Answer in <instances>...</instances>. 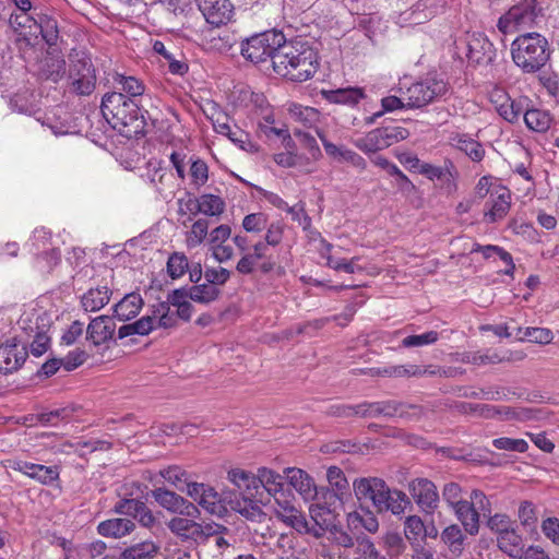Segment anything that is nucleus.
<instances>
[{
	"label": "nucleus",
	"mask_w": 559,
	"mask_h": 559,
	"mask_svg": "<svg viewBox=\"0 0 559 559\" xmlns=\"http://www.w3.org/2000/svg\"><path fill=\"white\" fill-rule=\"evenodd\" d=\"M143 305L140 294L130 293L114 306V314L120 321H129L139 314Z\"/></svg>",
	"instance_id": "bb28decb"
},
{
	"label": "nucleus",
	"mask_w": 559,
	"mask_h": 559,
	"mask_svg": "<svg viewBox=\"0 0 559 559\" xmlns=\"http://www.w3.org/2000/svg\"><path fill=\"white\" fill-rule=\"evenodd\" d=\"M195 518L190 516H175L167 526L171 533L185 540L199 542L204 539L210 533L211 527L203 526L201 523L194 521Z\"/></svg>",
	"instance_id": "2eb2a0df"
},
{
	"label": "nucleus",
	"mask_w": 559,
	"mask_h": 559,
	"mask_svg": "<svg viewBox=\"0 0 559 559\" xmlns=\"http://www.w3.org/2000/svg\"><path fill=\"white\" fill-rule=\"evenodd\" d=\"M512 60L523 73L539 72L550 60L551 47L539 33L519 35L511 44Z\"/></svg>",
	"instance_id": "f03ea898"
},
{
	"label": "nucleus",
	"mask_w": 559,
	"mask_h": 559,
	"mask_svg": "<svg viewBox=\"0 0 559 559\" xmlns=\"http://www.w3.org/2000/svg\"><path fill=\"white\" fill-rule=\"evenodd\" d=\"M198 8L205 21L214 26L228 23L234 14V5L229 0H197Z\"/></svg>",
	"instance_id": "4468645a"
},
{
	"label": "nucleus",
	"mask_w": 559,
	"mask_h": 559,
	"mask_svg": "<svg viewBox=\"0 0 559 559\" xmlns=\"http://www.w3.org/2000/svg\"><path fill=\"white\" fill-rule=\"evenodd\" d=\"M116 331L114 318L99 316L94 318L86 328V340L95 346H100L112 340Z\"/></svg>",
	"instance_id": "aec40b11"
},
{
	"label": "nucleus",
	"mask_w": 559,
	"mask_h": 559,
	"mask_svg": "<svg viewBox=\"0 0 559 559\" xmlns=\"http://www.w3.org/2000/svg\"><path fill=\"white\" fill-rule=\"evenodd\" d=\"M404 534L409 542H417L425 534V524L420 516L409 515L404 521Z\"/></svg>",
	"instance_id": "680f3d73"
},
{
	"label": "nucleus",
	"mask_w": 559,
	"mask_h": 559,
	"mask_svg": "<svg viewBox=\"0 0 559 559\" xmlns=\"http://www.w3.org/2000/svg\"><path fill=\"white\" fill-rule=\"evenodd\" d=\"M540 528L545 537L559 547V519L556 516L544 519Z\"/></svg>",
	"instance_id": "774afa93"
},
{
	"label": "nucleus",
	"mask_w": 559,
	"mask_h": 559,
	"mask_svg": "<svg viewBox=\"0 0 559 559\" xmlns=\"http://www.w3.org/2000/svg\"><path fill=\"white\" fill-rule=\"evenodd\" d=\"M153 313L156 320L157 328H173L177 323V316L170 311L167 302H158L153 307Z\"/></svg>",
	"instance_id": "6e6d98bb"
},
{
	"label": "nucleus",
	"mask_w": 559,
	"mask_h": 559,
	"mask_svg": "<svg viewBox=\"0 0 559 559\" xmlns=\"http://www.w3.org/2000/svg\"><path fill=\"white\" fill-rule=\"evenodd\" d=\"M38 74L41 79L58 83L66 74V60L60 51L50 49L38 64Z\"/></svg>",
	"instance_id": "a211bd4d"
},
{
	"label": "nucleus",
	"mask_w": 559,
	"mask_h": 559,
	"mask_svg": "<svg viewBox=\"0 0 559 559\" xmlns=\"http://www.w3.org/2000/svg\"><path fill=\"white\" fill-rule=\"evenodd\" d=\"M409 504V499L405 492L391 489L388 501L385 502L384 512H392L395 515L404 513L406 507Z\"/></svg>",
	"instance_id": "4d7b16f0"
},
{
	"label": "nucleus",
	"mask_w": 559,
	"mask_h": 559,
	"mask_svg": "<svg viewBox=\"0 0 559 559\" xmlns=\"http://www.w3.org/2000/svg\"><path fill=\"white\" fill-rule=\"evenodd\" d=\"M309 513L313 522L321 530H329L334 524V514L331 509L324 504L316 503L310 506Z\"/></svg>",
	"instance_id": "864d4df0"
},
{
	"label": "nucleus",
	"mask_w": 559,
	"mask_h": 559,
	"mask_svg": "<svg viewBox=\"0 0 559 559\" xmlns=\"http://www.w3.org/2000/svg\"><path fill=\"white\" fill-rule=\"evenodd\" d=\"M442 7V0H418L400 15L402 26L418 25L432 19Z\"/></svg>",
	"instance_id": "ddd939ff"
},
{
	"label": "nucleus",
	"mask_w": 559,
	"mask_h": 559,
	"mask_svg": "<svg viewBox=\"0 0 559 559\" xmlns=\"http://www.w3.org/2000/svg\"><path fill=\"white\" fill-rule=\"evenodd\" d=\"M357 552L364 559H386L378 551L372 540L367 536L357 538Z\"/></svg>",
	"instance_id": "338daca9"
},
{
	"label": "nucleus",
	"mask_w": 559,
	"mask_h": 559,
	"mask_svg": "<svg viewBox=\"0 0 559 559\" xmlns=\"http://www.w3.org/2000/svg\"><path fill=\"white\" fill-rule=\"evenodd\" d=\"M353 144L365 154L377 153L385 148L380 128H376L365 135L353 140Z\"/></svg>",
	"instance_id": "4c0bfd02"
},
{
	"label": "nucleus",
	"mask_w": 559,
	"mask_h": 559,
	"mask_svg": "<svg viewBox=\"0 0 559 559\" xmlns=\"http://www.w3.org/2000/svg\"><path fill=\"white\" fill-rule=\"evenodd\" d=\"M440 538L452 556L460 557L463 554L466 536L457 524H451L443 528Z\"/></svg>",
	"instance_id": "c756f323"
},
{
	"label": "nucleus",
	"mask_w": 559,
	"mask_h": 559,
	"mask_svg": "<svg viewBox=\"0 0 559 559\" xmlns=\"http://www.w3.org/2000/svg\"><path fill=\"white\" fill-rule=\"evenodd\" d=\"M514 337L519 341H530L537 344H549L554 338V333L546 328H518Z\"/></svg>",
	"instance_id": "37998d69"
},
{
	"label": "nucleus",
	"mask_w": 559,
	"mask_h": 559,
	"mask_svg": "<svg viewBox=\"0 0 559 559\" xmlns=\"http://www.w3.org/2000/svg\"><path fill=\"white\" fill-rule=\"evenodd\" d=\"M160 478L174 486L179 491H185L189 481L188 473L177 465L160 469L157 475H154L150 478V481L153 484V486H158L162 484Z\"/></svg>",
	"instance_id": "cd10ccee"
},
{
	"label": "nucleus",
	"mask_w": 559,
	"mask_h": 559,
	"mask_svg": "<svg viewBox=\"0 0 559 559\" xmlns=\"http://www.w3.org/2000/svg\"><path fill=\"white\" fill-rule=\"evenodd\" d=\"M255 496L241 495V497H235L230 500L229 504L231 510L241 514L243 518L250 521H261L264 516V512Z\"/></svg>",
	"instance_id": "a878e982"
},
{
	"label": "nucleus",
	"mask_w": 559,
	"mask_h": 559,
	"mask_svg": "<svg viewBox=\"0 0 559 559\" xmlns=\"http://www.w3.org/2000/svg\"><path fill=\"white\" fill-rule=\"evenodd\" d=\"M383 488V479L378 477H361L353 483V489L359 501L369 500L372 502L377 491Z\"/></svg>",
	"instance_id": "f704fd0d"
},
{
	"label": "nucleus",
	"mask_w": 559,
	"mask_h": 559,
	"mask_svg": "<svg viewBox=\"0 0 559 559\" xmlns=\"http://www.w3.org/2000/svg\"><path fill=\"white\" fill-rule=\"evenodd\" d=\"M467 503L472 507L477 516V533L480 527V516H488L491 513V503L488 497L478 489L472 490Z\"/></svg>",
	"instance_id": "a18cd8bd"
},
{
	"label": "nucleus",
	"mask_w": 559,
	"mask_h": 559,
	"mask_svg": "<svg viewBox=\"0 0 559 559\" xmlns=\"http://www.w3.org/2000/svg\"><path fill=\"white\" fill-rule=\"evenodd\" d=\"M135 493L130 492V498L124 497L115 504V512L124 515H131L138 522L147 528L156 524V519L147 506L140 500L139 496L133 497Z\"/></svg>",
	"instance_id": "9b49d317"
},
{
	"label": "nucleus",
	"mask_w": 559,
	"mask_h": 559,
	"mask_svg": "<svg viewBox=\"0 0 559 559\" xmlns=\"http://www.w3.org/2000/svg\"><path fill=\"white\" fill-rule=\"evenodd\" d=\"M523 119L530 130L539 133L546 132L552 121L548 111L537 108L524 110Z\"/></svg>",
	"instance_id": "e433bc0d"
},
{
	"label": "nucleus",
	"mask_w": 559,
	"mask_h": 559,
	"mask_svg": "<svg viewBox=\"0 0 559 559\" xmlns=\"http://www.w3.org/2000/svg\"><path fill=\"white\" fill-rule=\"evenodd\" d=\"M326 478L330 487L333 490V493L330 495V498L334 497L341 500L349 489V484L343 471L337 466H331L326 471Z\"/></svg>",
	"instance_id": "ea45409f"
},
{
	"label": "nucleus",
	"mask_w": 559,
	"mask_h": 559,
	"mask_svg": "<svg viewBox=\"0 0 559 559\" xmlns=\"http://www.w3.org/2000/svg\"><path fill=\"white\" fill-rule=\"evenodd\" d=\"M257 479L259 481V488L263 487L271 496L275 497L283 490V476L271 468H258Z\"/></svg>",
	"instance_id": "c9c22d12"
},
{
	"label": "nucleus",
	"mask_w": 559,
	"mask_h": 559,
	"mask_svg": "<svg viewBox=\"0 0 559 559\" xmlns=\"http://www.w3.org/2000/svg\"><path fill=\"white\" fill-rule=\"evenodd\" d=\"M284 474L288 484L306 500H312L317 497V486L313 478L304 469L297 467H287Z\"/></svg>",
	"instance_id": "412c9836"
},
{
	"label": "nucleus",
	"mask_w": 559,
	"mask_h": 559,
	"mask_svg": "<svg viewBox=\"0 0 559 559\" xmlns=\"http://www.w3.org/2000/svg\"><path fill=\"white\" fill-rule=\"evenodd\" d=\"M68 82L70 91L80 96L91 95L96 87V73L92 60L84 51L69 55Z\"/></svg>",
	"instance_id": "39448f33"
},
{
	"label": "nucleus",
	"mask_w": 559,
	"mask_h": 559,
	"mask_svg": "<svg viewBox=\"0 0 559 559\" xmlns=\"http://www.w3.org/2000/svg\"><path fill=\"white\" fill-rule=\"evenodd\" d=\"M188 259L183 253L175 252L167 261V272L173 280L181 277L188 270Z\"/></svg>",
	"instance_id": "0e129e2a"
},
{
	"label": "nucleus",
	"mask_w": 559,
	"mask_h": 559,
	"mask_svg": "<svg viewBox=\"0 0 559 559\" xmlns=\"http://www.w3.org/2000/svg\"><path fill=\"white\" fill-rule=\"evenodd\" d=\"M449 144L466 154L473 162H480L485 156L483 145L466 133L452 132L449 136Z\"/></svg>",
	"instance_id": "5701e85b"
},
{
	"label": "nucleus",
	"mask_w": 559,
	"mask_h": 559,
	"mask_svg": "<svg viewBox=\"0 0 559 559\" xmlns=\"http://www.w3.org/2000/svg\"><path fill=\"white\" fill-rule=\"evenodd\" d=\"M334 414L337 416L360 415L364 417H399L415 418L423 414V407L416 404L404 403L395 400L365 402L355 406H336Z\"/></svg>",
	"instance_id": "20e7f679"
},
{
	"label": "nucleus",
	"mask_w": 559,
	"mask_h": 559,
	"mask_svg": "<svg viewBox=\"0 0 559 559\" xmlns=\"http://www.w3.org/2000/svg\"><path fill=\"white\" fill-rule=\"evenodd\" d=\"M285 228L286 225L282 221H275L267 224L263 240H259L255 243L264 245V252L266 253L270 246L276 247L282 242Z\"/></svg>",
	"instance_id": "3c124183"
},
{
	"label": "nucleus",
	"mask_w": 559,
	"mask_h": 559,
	"mask_svg": "<svg viewBox=\"0 0 559 559\" xmlns=\"http://www.w3.org/2000/svg\"><path fill=\"white\" fill-rule=\"evenodd\" d=\"M189 289L190 299L199 304H210L216 300L221 294V290L216 286L207 282L191 286Z\"/></svg>",
	"instance_id": "8fccbe9b"
},
{
	"label": "nucleus",
	"mask_w": 559,
	"mask_h": 559,
	"mask_svg": "<svg viewBox=\"0 0 559 559\" xmlns=\"http://www.w3.org/2000/svg\"><path fill=\"white\" fill-rule=\"evenodd\" d=\"M199 506L211 514L219 515L224 511L219 495L210 486H207Z\"/></svg>",
	"instance_id": "e2e57ef3"
},
{
	"label": "nucleus",
	"mask_w": 559,
	"mask_h": 559,
	"mask_svg": "<svg viewBox=\"0 0 559 559\" xmlns=\"http://www.w3.org/2000/svg\"><path fill=\"white\" fill-rule=\"evenodd\" d=\"M46 314L36 312L35 310L25 311L17 321L19 326L32 336L46 328Z\"/></svg>",
	"instance_id": "a19ab883"
},
{
	"label": "nucleus",
	"mask_w": 559,
	"mask_h": 559,
	"mask_svg": "<svg viewBox=\"0 0 559 559\" xmlns=\"http://www.w3.org/2000/svg\"><path fill=\"white\" fill-rule=\"evenodd\" d=\"M155 487L156 488L151 491V495L162 508L169 512L179 513L190 518H197L199 515V510L193 503L174 491L158 486Z\"/></svg>",
	"instance_id": "9d476101"
},
{
	"label": "nucleus",
	"mask_w": 559,
	"mask_h": 559,
	"mask_svg": "<svg viewBox=\"0 0 559 559\" xmlns=\"http://www.w3.org/2000/svg\"><path fill=\"white\" fill-rule=\"evenodd\" d=\"M209 235V221L205 218L197 219L190 230L186 233V245L189 249L199 247Z\"/></svg>",
	"instance_id": "09e8293b"
},
{
	"label": "nucleus",
	"mask_w": 559,
	"mask_h": 559,
	"mask_svg": "<svg viewBox=\"0 0 559 559\" xmlns=\"http://www.w3.org/2000/svg\"><path fill=\"white\" fill-rule=\"evenodd\" d=\"M409 491L416 504L426 514H432L439 506L440 497L436 485L427 478H416L409 484Z\"/></svg>",
	"instance_id": "1a4fd4ad"
},
{
	"label": "nucleus",
	"mask_w": 559,
	"mask_h": 559,
	"mask_svg": "<svg viewBox=\"0 0 559 559\" xmlns=\"http://www.w3.org/2000/svg\"><path fill=\"white\" fill-rule=\"evenodd\" d=\"M111 292L108 286L90 288L81 298L85 311L96 312L104 308L110 300Z\"/></svg>",
	"instance_id": "2f4dec72"
},
{
	"label": "nucleus",
	"mask_w": 559,
	"mask_h": 559,
	"mask_svg": "<svg viewBox=\"0 0 559 559\" xmlns=\"http://www.w3.org/2000/svg\"><path fill=\"white\" fill-rule=\"evenodd\" d=\"M11 468L43 485H50L59 478V468L57 466H46L20 460L13 462Z\"/></svg>",
	"instance_id": "6ab92c4d"
},
{
	"label": "nucleus",
	"mask_w": 559,
	"mask_h": 559,
	"mask_svg": "<svg viewBox=\"0 0 559 559\" xmlns=\"http://www.w3.org/2000/svg\"><path fill=\"white\" fill-rule=\"evenodd\" d=\"M468 60L474 63H481L491 60L492 44L481 33H473L467 38Z\"/></svg>",
	"instance_id": "4be33fe9"
},
{
	"label": "nucleus",
	"mask_w": 559,
	"mask_h": 559,
	"mask_svg": "<svg viewBox=\"0 0 559 559\" xmlns=\"http://www.w3.org/2000/svg\"><path fill=\"white\" fill-rule=\"evenodd\" d=\"M380 130L385 148L409 136V131L406 128L400 126L380 127Z\"/></svg>",
	"instance_id": "052dcab7"
},
{
	"label": "nucleus",
	"mask_w": 559,
	"mask_h": 559,
	"mask_svg": "<svg viewBox=\"0 0 559 559\" xmlns=\"http://www.w3.org/2000/svg\"><path fill=\"white\" fill-rule=\"evenodd\" d=\"M498 114L507 121L514 123L518 122L520 117L524 114V106L521 100L509 98L508 103L501 104L498 107Z\"/></svg>",
	"instance_id": "13d9d810"
},
{
	"label": "nucleus",
	"mask_w": 559,
	"mask_h": 559,
	"mask_svg": "<svg viewBox=\"0 0 559 559\" xmlns=\"http://www.w3.org/2000/svg\"><path fill=\"white\" fill-rule=\"evenodd\" d=\"M511 207V191L502 186H496L486 202L484 219L487 223H496L503 219Z\"/></svg>",
	"instance_id": "f8f14e48"
},
{
	"label": "nucleus",
	"mask_w": 559,
	"mask_h": 559,
	"mask_svg": "<svg viewBox=\"0 0 559 559\" xmlns=\"http://www.w3.org/2000/svg\"><path fill=\"white\" fill-rule=\"evenodd\" d=\"M442 498L461 522L464 531L474 536L477 535V516L464 498L463 489L457 483H448L442 489Z\"/></svg>",
	"instance_id": "423d86ee"
},
{
	"label": "nucleus",
	"mask_w": 559,
	"mask_h": 559,
	"mask_svg": "<svg viewBox=\"0 0 559 559\" xmlns=\"http://www.w3.org/2000/svg\"><path fill=\"white\" fill-rule=\"evenodd\" d=\"M269 217L263 212L248 214L242 219V228L250 234H259L267 226Z\"/></svg>",
	"instance_id": "bf43d9fd"
},
{
	"label": "nucleus",
	"mask_w": 559,
	"mask_h": 559,
	"mask_svg": "<svg viewBox=\"0 0 559 559\" xmlns=\"http://www.w3.org/2000/svg\"><path fill=\"white\" fill-rule=\"evenodd\" d=\"M191 183L200 189L209 179V167L202 159H195L190 166Z\"/></svg>",
	"instance_id": "69168bd1"
},
{
	"label": "nucleus",
	"mask_w": 559,
	"mask_h": 559,
	"mask_svg": "<svg viewBox=\"0 0 559 559\" xmlns=\"http://www.w3.org/2000/svg\"><path fill=\"white\" fill-rule=\"evenodd\" d=\"M158 547L152 540H144L126 548L122 559H152L157 554Z\"/></svg>",
	"instance_id": "c03bdc74"
},
{
	"label": "nucleus",
	"mask_w": 559,
	"mask_h": 559,
	"mask_svg": "<svg viewBox=\"0 0 559 559\" xmlns=\"http://www.w3.org/2000/svg\"><path fill=\"white\" fill-rule=\"evenodd\" d=\"M51 233L45 227L36 228L31 237L27 246L36 255L47 251L51 246Z\"/></svg>",
	"instance_id": "603ef678"
},
{
	"label": "nucleus",
	"mask_w": 559,
	"mask_h": 559,
	"mask_svg": "<svg viewBox=\"0 0 559 559\" xmlns=\"http://www.w3.org/2000/svg\"><path fill=\"white\" fill-rule=\"evenodd\" d=\"M440 338V333L437 331H427L423 334H413L404 337L401 346L405 348L421 347L435 344Z\"/></svg>",
	"instance_id": "5fc2aeb1"
},
{
	"label": "nucleus",
	"mask_w": 559,
	"mask_h": 559,
	"mask_svg": "<svg viewBox=\"0 0 559 559\" xmlns=\"http://www.w3.org/2000/svg\"><path fill=\"white\" fill-rule=\"evenodd\" d=\"M497 546L513 559H521L525 551L523 538L514 527L497 536Z\"/></svg>",
	"instance_id": "393cba45"
},
{
	"label": "nucleus",
	"mask_w": 559,
	"mask_h": 559,
	"mask_svg": "<svg viewBox=\"0 0 559 559\" xmlns=\"http://www.w3.org/2000/svg\"><path fill=\"white\" fill-rule=\"evenodd\" d=\"M264 245L254 243L252 246V252H245L236 265V270L240 274H251L257 265V262L265 258Z\"/></svg>",
	"instance_id": "79ce46f5"
},
{
	"label": "nucleus",
	"mask_w": 559,
	"mask_h": 559,
	"mask_svg": "<svg viewBox=\"0 0 559 559\" xmlns=\"http://www.w3.org/2000/svg\"><path fill=\"white\" fill-rule=\"evenodd\" d=\"M540 11L542 9L537 5L536 0H523L499 19L498 28L506 34L513 28L531 26L535 23Z\"/></svg>",
	"instance_id": "6e6552de"
},
{
	"label": "nucleus",
	"mask_w": 559,
	"mask_h": 559,
	"mask_svg": "<svg viewBox=\"0 0 559 559\" xmlns=\"http://www.w3.org/2000/svg\"><path fill=\"white\" fill-rule=\"evenodd\" d=\"M290 119L305 128H314L320 121V112L309 106L292 103L287 107Z\"/></svg>",
	"instance_id": "473e14b6"
},
{
	"label": "nucleus",
	"mask_w": 559,
	"mask_h": 559,
	"mask_svg": "<svg viewBox=\"0 0 559 559\" xmlns=\"http://www.w3.org/2000/svg\"><path fill=\"white\" fill-rule=\"evenodd\" d=\"M199 211L205 216H219L224 213L226 204L225 201L215 194L203 193L200 195Z\"/></svg>",
	"instance_id": "de8ad7c7"
},
{
	"label": "nucleus",
	"mask_w": 559,
	"mask_h": 559,
	"mask_svg": "<svg viewBox=\"0 0 559 559\" xmlns=\"http://www.w3.org/2000/svg\"><path fill=\"white\" fill-rule=\"evenodd\" d=\"M448 91L447 83L436 78H426L415 82L404 92L407 109L421 108L443 96Z\"/></svg>",
	"instance_id": "0eeeda50"
},
{
	"label": "nucleus",
	"mask_w": 559,
	"mask_h": 559,
	"mask_svg": "<svg viewBox=\"0 0 559 559\" xmlns=\"http://www.w3.org/2000/svg\"><path fill=\"white\" fill-rule=\"evenodd\" d=\"M413 373H416V369L413 367V364L369 369V374L372 377L409 378L413 377Z\"/></svg>",
	"instance_id": "49530a36"
},
{
	"label": "nucleus",
	"mask_w": 559,
	"mask_h": 559,
	"mask_svg": "<svg viewBox=\"0 0 559 559\" xmlns=\"http://www.w3.org/2000/svg\"><path fill=\"white\" fill-rule=\"evenodd\" d=\"M347 525L350 530L362 527L368 533L374 534L379 530L377 516L369 509L361 508L347 514Z\"/></svg>",
	"instance_id": "7c9ffc66"
},
{
	"label": "nucleus",
	"mask_w": 559,
	"mask_h": 559,
	"mask_svg": "<svg viewBox=\"0 0 559 559\" xmlns=\"http://www.w3.org/2000/svg\"><path fill=\"white\" fill-rule=\"evenodd\" d=\"M228 479L239 489L241 495L257 496L259 492L257 474L241 468H233L228 472Z\"/></svg>",
	"instance_id": "c85d7f7f"
},
{
	"label": "nucleus",
	"mask_w": 559,
	"mask_h": 559,
	"mask_svg": "<svg viewBox=\"0 0 559 559\" xmlns=\"http://www.w3.org/2000/svg\"><path fill=\"white\" fill-rule=\"evenodd\" d=\"M322 97L330 104L356 106L362 98L365 92L361 87H345L337 90H322Z\"/></svg>",
	"instance_id": "b1692460"
},
{
	"label": "nucleus",
	"mask_w": 559,
	"mask_h": 559,
	"mask_svg": "<svg viewBox=\"0 0 559 559\" xmlns=\"http://www.w3.org/2000/svg\"><path fill=\"white\" fill-rule=\"evenodd\" d=\"M133 521L129 519H110L98 524L97 531L102 536L119 538L134 530Z\"/></svg>",
	"instance_id": "72a5a7b5"
},
{
	"label": "nucleus",
	"mask_w": 559,
	"mask_h": 559,
	"mask_svg": "<svg viewBox=\"0 0 559 559\" xmlns=\"http://www.w3.org/2000/svg\"><path fill=\"white\" fill-rule=\"evenodd\" d=\"M114 83L117 88L127 96V98H136L142 100L145 86L134 76H124L117 73L114 76Z\"/></svg>",
	"instance_id": "58836bf2"
},
{
	"label": "nucleus",
	"mask_w": 559,
	"mask_h": 559,
	"mask_svg": "<svg viewBox=\"0 0 559 559\" xmlns=\"http://www.w3.org/2000/svg\"><path fill=\"white\" fill-rule=\"evenodd\" d=\"M316 132L322 142L326 155L331 157L333 160L337 163L350 164L352 166L359 168L361 170L366 168V160L358 153L350 148H347L344 145H336L330 142L326 139L325 134L319 129H317Z\"/></svg>",
	"instance_id": "dca6fc26"
},
{
	"label": "nucleus",
	"mask_w": 559,
	"mask_h": 559,
	"mask_svg": "<svg viewBox=\"0 0 559 559\" xmlns=\"http://www.w3.org/2000/svg\"><path fill=\"white\" fill-rule=\"evenodd\" d=\"M141 106V99L127 98L121 92H111L103 96L102 112L114 129L133 127L134 132H138L143 127Z\"/></svg>",
	"instance_id": "7ed1b4c3"
},
{
	"label": "nucleus",
	"mask_w": 559,
	"mask_h": 559,
	"mask_svg": "<svg viewBox=\"0 0 559 559\" xmlns=\"http://www.w3.org/2000/svg\"><path fill=\"white\" fill-rule=\"evenodd\" d=\"M241 55L255 64L271 60L274 72L294 82H305L318 70V55L308 43L286 41L283 33L275 29L246 39Z\"/></svg>",
	"instance_id": "f257e3e1"
},
{
	"label": "nucleus",
	"mask_w": 559,
	"mask_h": 559,
	"mask_svg": "<svg viewBox=\"0 0 559 559\" xmlns=\"http://www.w3.org/2000/svg\"><path fill=\"white\" fill-rule=\"evenodd\" d=\"M27 349L24 344L7 342L0 346V371L12 373L19 370L27 358Z\"/></svg>",
	"instance_id": "f3484780"
}]
</instances>
